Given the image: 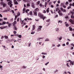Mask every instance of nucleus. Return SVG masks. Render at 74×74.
I'll return each instance as SVG.
<instances>
[{
	"label": "nucleus",
	"mask_w": 74,
	"mask_h": 74,
	"mask_svg": "<svg viewBox=\"0 0 74 74\" xmlns=\"http://www.w3.org/2000/svg\"><path fill=\"white\" fill-rule=\"evenodd\" d=\"M62 5H63V7H64V8H66V5H64L63 3H62Z\"/></svg>",
	"instance_id": "25"
},
{
	"label": "nucleus",
	"mask_w": 74,
	"mask_h": 74,
	"mask_svg": "<svg viewBox=\"0 0 74 74\" xmlns=\"http://www.w3.org/2000/svg\"><path fill=\"white\" fill-rule=\"evenodd\" d=\"M4 20H7V18H5V17H4Z\"/></svg>",
	"instance_id": "49"
},
{
	"label": "nucleus",
	"mask_w": 74,
	"mask_h": 74,
	"mask_svg": "<svg viewBox=\"0 0 74 74\" xmlns=\"http://www.w3.org/2000/svg\"><path fill=\"white\" fill-rule=\"evenodd\" d=\"M56 32H58L59 31V29H58V28H56Z\"/></svg>",
	"instance_id": "37"
},
{
	"label": "nucleus",
	"mask_w": 74,
	"mask_h": 74,
	"mask_svg": "<svg viewBox=\"0 0 74 74\" xmlns=\"http://www.w3.org/2000/svg\"><path fill=\"white\" fill-rule=\"evenodd\" d=\"M65 24L66 25V27H69V24H68L67 23V22H65Z\"/></svg>",
	"instance_id": "12"
},
{
	"label": "nucleus",
	"mask_w": 74,
	"mask_h": 74,
	"mask_svg": "<svg viewBox=\"0 0 74 74\" xmlns=\"http://www.w3.org/2000/svg\"><path fill=\"white\" fill-rule=\"evenodd\" d=\"M62 37L59 38V40H62Z\"/></svg>",
	"instance_id": "55"
},
{
	"label": "nucleus",
	"mask_w": 74,
	"mask_h": 74,
	"mask_svg": "<svg viewBox=\"0 0 74 74\" xmlns=\"http://www.w3.org/2000/svg\"><path fill=\"white\" fill-rule=\"evenodd\" d=\"M39 5L40 7H42V3H40Z\"/></svg>",
	"instance_id": "53"
},
{
	"label": "nucleus",
	"mask_w": 74,
	"mask_h": 74,
	"mask_svg": "<svg viewBox=\"0 0 74 74\" xmlns=\"http://www.w3.org/2000/svg\"><path fill=\"white\" fill-rule=\"evenodd\" d=\"M70 63L71 64H72V65H74V63H73V61L71 62Z\"/></svg>",
	"instance_id": "41"
},
{
	"label": "nucleus",
	"mask_w": 74,
	"mask_h": 74,
	"mask_svg": "<svg viewBox=\"0 0 74 74\" xmlns=\"http://www.w3.org/2000/svg\"><path fill=\"white\" fill-rule=\"evenodd\" d=\"M13 23H14V24H16V21H14V22Z\"/></svg>",
	"instance_id": "48"
},
{
	"label": "nucleus",
	"mask_w": 74,
	"mask_h": 74,
	"mask_svg": "<svg viewBox=\"0 0 74 74\" xmlns=\"http://www.w3.org/2000/svg\"><path fill=\"white\" fill-rule=\"evenodd\" d=\"M42 55H47V54L46 53H42Z\"/></svg>",
	"instance_id": "35"
},
{
	"label": "nucleus",
	"mask_w": 74,
	"mask_h": 74,
	"mask_svg": "<svg viewBox=\"0 0 74 74\" xmlns=\"http://www.w3.org/2000/svg\"><path fill=\"white\" fill-rule=\"evenodd\" d=\"M70 22L71 23V24H72L73 25L74 24V22H73V20L71 19L69 20Z\"/></svg>",
	"instance_id": "9"
},
{
	"label": "nucleus",
	"mask_w": 74,
	"mask_h": 74,
	"mask_svg": "<svg viewBox=\"0 0 74 74\" xmlns=\"http://www.w3.org/2000/svg\"><path fill=\"white\" fill-rule=\"evenodd\" d=\"M38 15L39 16V17L40 18L43 19V21H44V19H45V18H46V17L44 16H43L41 13H39L38 14Z\"/></svg>",
	"instance_id": "1"
},
{
	"label": "nucleus",
	"mask_w": 74,
	"mask_h": 74,
	"mask_svg": "<svg viewBox=\"0 0 74 74\" xmlns=\"http://www.w3.org/2000/svg\"><path fill=\"white\" fill-rule=\"evenodd\" d=\"M21 15V14H20V13L19 12H18L17 13V16H20Z\"/></svg>",
	"instance_id": "33"
},
{
	"label": "nucleus",
	"mask_w": 74,
	"mask_h": 74,
	"mask_svg": "<svg viewBox=\"0 0 74 74\" xmlns=\"http://www.w3.org/2000/svg\"><path fill=\"white\" fill-rule=\"evenodd\" d=\"M0 4L1 5H3V7H5L6 6V4L5 3H4V2H3V1H2L1 2Z\"/></svg>",
	"instance_id": "5"
},
{
	"label": "nucleus",
	"mask_w": 74,
	"mask_h": 74,
	"mask_svg": "<svg viewBox=\"0 0 74 74\" xmlns=\"http://www.w3.org/2000/svg\"><path fill=\"white\" fill-rule=\"evenodd\" d=\"M14 0V3L15 4H18V3L16 1V0Z\"/></svg>",
	"instance_id": "10"
},
{
	"label": "nucleus",
	"mask_w": 74,
	"mask_h": 74,
	"mask_svg": "<svg viewBox=\"0 0 74 74\" xmlns=\"http://www.w3.org/2000/svg\"><path fill=\"white\" fill-rule=\"evenodd\" d=\"M58 10H59V8H56V11H58Z\"/></svg>",
	"instance_id": "44"
},
{
	"label": "nucleus",
	"mask_w": 74,
	"mask_h": 74,
	"mask_svg": "<svg viewBox=\"0 0 74 74\" xmlns=\"http://www.w3.org/2000/svg\"><path fill=\"white\" fill-rule=\"evenodd\" d=\"M7 12V10H4L3 11V12Z\"/></svg>",
	"instance_id": "51"
},
{
	"label": "nucleus",
	"mask_w": 74,
	"mask_h": 74,
	"mask_svg": "<svg viewBox=\"0 0 74 74\" xmlns=\"http://www.w3.org/2000/svg\"><path fill=\"white\" fill-rule=\"evenodd\" d=\"M2 47H4V49H5V50H6V49H5V46L2 45Z\"/></svg>",
	"instance_id": "39"
},
{
	"label": "nucleus",
	"mask_w": 74,
	"mask_h": 74,
	"mask_svg": "<svg viewBox=\"0 0 74 74\" xmlns=\"http://www.w3.org/2000/svg\"><path fill=\"white\" fill-rule=\"evenodd\" d=\"M49 8H48L46 10V12H47V13H48L49 12Z\"/></svg>",
	"instance_id": "15"
},
{
	"label": "nucleus",
	"mask_w": 74,
	"mask_h": 74,
	"mask_svg": "<svg viewBox=\"0 0 74 74\" xmlns=\"http://www.w3.org/2000/svg\"><path fill=\"white\" fill-rule=\"evenodd\" d=\"M18 37L19 38H21V37H22V36H21V35H18Z\"/></svg>",
	"instance_id": "54"
},
{
	"label": "nucleus",
	"mask_w": 74,
	"mask_h": 74,
	"mask_svg": "<svg viewBox=\"0 0 74 74\" xmlns=\"http://www.w3.org/2000/svg\"><path fill=\"white\" fill-rule=\"evenodd\" d=\"M64 12H66V9H63V11H62Z\"/></svg>",
	"instance_id": "32"
},
{
	"label": "nucleus",
	"mask_w": 74,
	"mask_h": 74,
	"mask_svg": "<svg viewBox=\"0 0 74 74\" xmlns=\"http://www.w3.org/2000/svg\"><path fill=\"white\" fill-rule=\"evenodd\" d=\"M33 12L35 16H37V12H36V11H34Z\"/></svg>",
	"instance_id": "8"
},
{
	"label": "nucleus",
	"mask_w": 74,
	"mask_h": 74,
	"mask_svg": "<svg viewBox=\"0 0 74 74\" xmlns=\"http://www.w3.org/2000/svg\"><path fill=\"white\" fill-rule=\"evenodd\" d=\"M35 29V25H33L32 30H34Z\"/></svg>",
	"instance_id": "16"
},
{
	"label": "nucleus",
	"mask_w": 74,
	"mask_h": 74,
	"mask_svg": "<svg viewBox=\"0 0 74 74\" xmlns=\"http://www.w3.org/2000/svg\"><path fill=\"white\" fill-rule=\"evenodd\" d=\"M48 63H49V62H48L46 63L45 64V65L46 66H47V64H48Z\"/></svg>",
	"instance_id": "52"
},
{
	"label": "nucleus",
	"mask_w": 74,
	"mask_h": 74,
	"mask_svg": "<svg viewBox=\"0 0 74 74\" xmlns=\"http://www.w3.org/2000/svg\"><path fill=\"white\" fill-rule=\"evenodd\" d=\"M40 39H42V38H38L37 40H39L40 41Z\"/></svg>",
	"instance_id": "38"
},
{
	"label": "nucleus",
	"mask_w": 74,
	"mask_h": 74,
	"mask_svg": "<svg viewBox=\"0 0 74 74\" xmlns=\"http://www.w3.org/2000/svg\"><path fill=\"white\" fill-rule=\"evenodd\" d=\"M35 11H36V12H37V11H39V9L38 8H36L35 10Z\"/></svg>",
	"instance_id": "19"
},
{
	"label": "nucleus",
	"mask_w": 74,
	"mask_h": 74,
	"mask_svg": "<svg viewBox=\"0 0 74 74\" xmlns=\"http://www.w3.org/2000/svg\"><path fill=\"white\" fill-rule=\"evenodd\" d=\"M6 24H8V26L9 27H11V24L10 23H9V22L8 21L6 23Z\"/></svg>",
	"instance_id": "7"
},
{
	"label": "nucleus",
	"mask_w": 74,
	"mask_h": 74,
	"mask_svg": "<svg viewBox=\"0 0 74 74\" xmlns=\"http://www.w3.org/2000/svg\"><path fill=\"white\" fill-rule=\"evenodd\" d=\"M50 21L51 20H50V19H49L47 20L46 21V22H50Z\"/></svg>",
	"instance_id": "24"
},
{
	"label": "nucleus",
	"mask_w": 74,
	"mask_h": 74,
	"mask_svg": "<svg viewBox=\"0 0 74 74\" xmlns=\"http://www.w3.org/2000/svg\"><path fill=\"white\" fill-rule=\"evenodd\" d=\"M59 4H57L56 5V7H59Z\"/></svg>",
	"instance_id": "62"
},
{
	"label": "nucleus",
	"mask_w": 74,
	"mask_h": 74,
	"mask_svg": "<svg viewBox=\"0 0 74 74\" xmlns=\"http://www.w3.org/2000/svg\"><path fill=\"white\" fill-rule=\"evenodd\" d=\"M32 7L33 8H35V5L34 3H32Z\"/></svg>",
	"instance_id": "11"
},
{
	"label": "nucleus",
	"mask_w": 74,
	"mask_h": 74,
	"mask_svg": "<svg viewBox=\"0 0 74 74\" xmlns=\"http://www.w3.org/2000/svg\"><path fill=\"white\" fill-rule=\"evenodd\" d=\"M7 1L8 2V4L10 5V7H12V1L11 0H7Z\"/></svg>",
	"instance_id": "2"
},
{
	"label": "nucleus",
	"mask_w": 74,
	"mask_h": 74,
	"mask_svg": "<svg viewBox=\"0 0 74 74\" xmlns=\"http://www.w3.org/2000/svg\"><path fill=\"white\" fill-rule=\"evenodd\" d=\"M0 17H1V18H2L3 17V16L1 14H0Z\"/></svg>",
	"instance_id": "59"
},
{
	"label": "nucleus",
	"mask_w": 74,
	"mask_h": 74,
	"mask_svg": "<svg viewBox=\"0 0 74 74\" xmlns=\"http://www.w3.org/2000/svg\"><path fill=\"white\" fill-rule=\"evenodd\" d=\"M58 13L59 14L60 16H62V15H63V14L62 12L60 11V10H59V11H58Z\"/></svg>",
	"instance_id": "4"
},
{
	"label": "nucleus",
	"mask_w": 74,
	"mask_h": 74,
	"mask_svg": "<svg viewBox=\"0 0 74 74\" xmlns=\"http://www.w3.org/2000/svg\"><path fill=\"white\" fill-rule=\"evenodd\" d=\"M7 27V26L6 27H0V29H5V27Z\"/></svg>",
	"instance_id": "20"
},
{
	"label": "nucleus",
	"mask_w": 74,
	"mask_h": 74,
	"mask_svg": "<svg viewBox=\"0 0 74 74\" xmlns=\"http://www.w3.org/2000/svg\"><path fill=\"white\" fill-rule=\"evenodd\" d=\"M69 29L70 31H73V28L71 27H69Z\"/></svg>",
	"instance_id": "14"
},
{
	"label": "nucleus",
	"mask_w": 74,
	"mask_h": 74,
	"mask_svg": "<svg viewBox=\"0 0 74 74\" xmlns=\"http://www.w3.org/2000/svg\"><path fill=\"white\" fill-rule=\"evenodd\" d=\"M31 45V43H29V44H28L29 47Z\"/></svg>",
	"instance_id": "60"
},
{
	"label": "nucleus",
	"mask_w": 74,
	"mask_h": 74,
	"mask_svg": "<svg viewBox=\"0 0 74 74\" xmlns=\"http://www.w3.org/2000/svg\"><path fill=\"white\" fill-rule=\"evenodd\" d=\"M49 41V39L48 38L46 39L45 40V41Z\"/></svg>",
	"instance_id": "23"
},
{
	"label": "nucleus",
	"mask_w": 74,
	"mask_h": 74,
	"mask_svg": "<svg viewBox=\"0 0 74 74\" xmlns=\"http://www.w3.org/2000/svg\"><path fill=\"white\" fill-rule=\"evenodd\" d=\"M25 10H26V9L25 8H23V13H24V12H25Z\"/></svg>",
	"instance_id": "21"
},
{
	"label": "nucleus",
	"mask_w": 74,
	"mask_h": 74,
	"mask_svg": "<svg viewBox=\"0 0 74 74\" xmlns=\"http://www.w3.org/2000/svg\"><path fill=\"white\" fill-rule=\"evenodd\" d=\"M7 24V23L5 22V21H4L2 23V24H1V25H5V24Z\"/></svg>",
	"instance_id": "22"
},
{
	"label": "nucleus",
	"mask_w": 74,
	"mask_h": 74,
	"mask_svg": "<svg viewBox=\"0 0 74 74\" xmlns=\"http://www.w3.org/2000/svg\"><path fill=\"white\" fill-rule=\"evenodd\" d=\"M65 18L66 19H68V18H69V16H66L65 17Z\"/></svg>",
	"instance_id": "43"
},
{
	"label": "nucleus",
	"mask_w": 74,
	"mask_h": 74,
	"mask_svg": "<svg viewBox=\"0 0 74 74\" xmlns=\"http://www.w3.org/2000/svg\"><path fill=\"white\" fill-rule=\"evenodd\" d=\"M62 23V21H59L58 22V23H60L61 24Z\"/></svg>",
	"instance_id": "36"
},
{
	"label": "nucleus",
	"mask_w": 74,
	"mask_h": 74,
	"mask_svg": "<svg viewBox=\"0 0 74 74\" xmlns=\"http://www.w3.org/2000/svg\"><path fill=\"white\" fill-rule=\"evenodd\" d=\"M68 4H69V2H68V1L66 2L65 3V5H67Z\"/></svg>",
	"instance_id": "42"
},
{
	"label": "nucleus",
	"mask_w": 74,
	"mask_h": 74,
	"mask_svg": "<svg viewBox=\"0 0 74 74\" xmlns=\"http://www.w3.org/2000/svg\"><path fill=\"white\" fill-rule=\"evenodd\" d=\"M34 33H35V32H32L31 33V34H34Z\"/></svg>",
	"instance_id": "31"
},
{
	"label": "nucleus",
	"mask_w": 74,
	"mask_h": 74,
	"mask_svg": "<svg viewBox=\"0 0 74 74\" xmlns=\"http://www.w3.org/2000/svg\"><path fill=\"white\" fill-rule=\"evenodd\" d=\"M68 64H69V63H67V64H66V65H67V67H70V66H69V65H68Z\"/></svg>",
	"instance_id": "58"
},
{
	"label": "nucleus",
	"mask_w": 74,
	"mask_h": 74,
	"mask_svg": "<svg viewBox=\"0 0 74 74\" xmlns=\"http://www.w3.org/2000/svg\"><path fill=\"white\" fill-rule=\"evenodd\" d=\"M45 58V56H43V57H42V58L43 59H44V58Z\"/></svg>",
	"instance_id": "61"
},
{
	"label": "nucleus",
	"mask_w": 74,
	"mask_h": 74,
	"mask_svg": "<svg viewBox=\"0 0 74 74\" xmlns=\"http://www.w3.org/2000/svg\"><path fill=\"white\" fill-rule=\"evenodd\" d=\"M27 19H28V21H30V20L31 21H32V19L30 18H27Z\"/></svg>",
	"instance_id": "46"
},
{
	"label": "nucleus",
	"mask_w": 74,
	"mask_h": 74,
	"mask_svg": "<svg viewBox=\"0 0 74 74\" xmlns=\"http://www.w3.org/2000/svg\"><path fill=\"white\" fill-rule=\"evenodd\" d=\"M27 7H30V4H29V3H27Z\"/></svg>",
	"instance_id": "34"
},
{
	"label": "nucleus",
	"mask_w": 74,
	"mask_h": 74,
	"mask_svg": "<svg viewBox=\"0 0 74 74\" xmlns=\"http://www.w3.org/2000/svg\"><path fill=\"white\" fill-rule=\"evenodd\" d=\"M13 33H14V34H16V31H14L13 32Z\"/></svg>",
	"instance_id": "29"
},
{
	"label": "nucleus",
	"mask_w": 74,
	"mask_h": 74,
	"mask_svg": "<svg viewBox=\"0 0 74 74\" xmlns=\"http://www.w3.org/2000/svg\"><path fill=\"white\" fill-rule=\"evenodd\" d=\"M30 11V10H29V9H27L25 10V12H26V13H27V12L28 11Z\"/></svg>",
	"instance_id": "26"
},
{
	"label": "nucleus",
	"mask_w": 74,
	"mask_h": 74,
	"mask_svg": "<svg viewBox=\"0 0 74 74\" xmlns=\"http://www.w3.org/2000/svg\"><path fill=\"white\" fill-rule=\"evenodd\" d=\"M70 8H71V6H69L67 8L68 10H69V9H70Z\"/></svg>",
	"instance_id": "45"
},
{
	"label": "nucleus",
	"mask_w": 74,
	"mask_h": 74,
	"mask_svg": "<svg viewBox=\"0 0 74 74\" xmlns=\"http://www.w3.org/2000/svg\"><path fill=\"white\" fill-rule=\"evenodd\" d=\"M11 40H9V39L8 40H7L6 41V43H9V42H11Z\"/></svg>",
	"instance_id": "13"
},
{
	"label": "nucleus",
	"mask_w": 74,
	"mask_h": 74,
	"mask_svg": "<svg viewBox=\"0 0 74 74\" xmlns=\"http://www.w3.org/2000/svg\"><path fill=\"white\" fill-rule=\"evenodd\" d=\"M60 10L61 11H63V9H62V8H60Z\"/></svg>",
	"instance_id": "50"
},
{
	"label": "nucleus",
	"mask_w": 74,
	"mask_h": 74,
	"mask_svg": "<svg viewBox=\"0 0 74 74\" xmlns=\"http://www.w3.org/2000/svg\"><path fill=\"white\" fill-rule=\"evenodd\" d=\"M32 11H30L29 12V14L30 15H32Z\"/></svg>",
	"instance_id": "30"
},
{
	"label": "nucleus",
	"mask_w": 74,
	"mask_h": 74,
	"mask_svg": "<svg viewBox=\"0 0 74 74\" xmlns=\"http://www.w3.org/2000/svg\"><path fill=\"white\" fill-rule=\"evenodd\" d=\"M11 42H12V41H14V39H12L11 40Z\"/></svg>",
	"instance_id": "57"
},
{
	"label": "nucleus",
	"mask_w": 74,
	"mask_h": 74,
	"mask_svg": "<svg viewBox=\"0 0 74 74\" xmlns=\"http://www.w3.org/2000/svg\"><path fill=\"white\" fill-rule=\"evenodd\" d=\"M43 13H46V11L45 10H43Z\"/></svg>",
	"instance_id": "47"
},
{
	"label": "nucleus",
	"mask_w": 74,
	"mask_h": 74,
	"mask_svg": "<svg viewBox=\"0 0 74 74\" xmlns=\"http://www.w3.org/2000/svg\"><path fill=\"white\" fill-rule=\"evenodd\" d=\"M72 6L74 7V3H73L72 4Z\"/></svg>",
	"instance_id": "64"
},
{
	"label": "nucleus",
	"mask_w": 74,
	"mask_h": 74,
	"mask_svg": "<svg viewBox=\"0 0 74 74\" xmlns=\"http://www.w3.org/2000/svg\"><path fill=\"white\" fill-rule=\"evenodd\" d=\"M42 27V26H39V27L38 28V30L39 31H41V28Z\"/></svg>",
	"instance_id": "6"
},
{
	"label": "nucleus",
	"mask_w": 74,
	"mask_h": 74,
	"mask_svg": "<svg viewBox=\"0 0 74 74\" xmlns=\"http://www.w3.org/2000/svg\"><path fill=\"white\" fill-rule=\"evenodd\" d=\"M71 18H74V16L73 15H71Z\"/></svg>",
	"instance_id": "27"
},
{
	"label": "nucleus",
	"mask_w": 74,
	"mask_h": 74,
	"mask_svg": "<svg viewBox=\"0 0 74 74\" xmlns=\"http://www.w3.org/2000/svg\"><path fill=\"white\" fill-rule=\"evenodd\" d=\"M69 2H71L72 1V0H69Z\"/></svg>",
	"instance_id": "63"
},
{
	"label": "nucleus",
	"mask_w": 74,
	"mask_h": 74,
	"mask_svg": "<svg viewBox=\"0 0 74 74\" xmlns=\"http://www.w3.org/2000/svg\"><path fill=\"white\" fill-rule=\"evenodd\" d=\"M74 12L72 11H71L68 14V15H70V14H71V15H74Z\"/></svg>",
	"instance_id": "3"
},
{
	"label": "nucleus",
	"mask_w": 74,
	"mask_h": 74,
	"mask_svg": "<svg viewBox=\"0 0 74 74\" xmlns=\"http://www.w3.org/2000/svg\"><path fill=\"white\" fill-rule=\"evenodd\" d=\"M27 67L25 66H23V67H22V69H26V68H27Z\"/></svg>",
	"instance_id": "28"
},
{
	"label": "nucleus",
	"mask_w": 74,
	"mask_h": 74,
	"mask_svg": "<svg viewBox=\"0 0 74 74\" xmlns=\"http://www.w3.org/2000/svg\"><path fill=\"white\" fill-rule=\"evenodd\" d=\"M40 1H38L37 3V4L39 5L40 4Z\"/></svg>",
	"instance_id": "40"
},
{
	"label": "nucleus",
	"mask_w": 74,
	"mask_h": 74,
	"mask_svg": "<svg viewBox=\"0 0 74 74\" xmlns=\"http://www.w3.org/2000/svg\"><path fill=\"white\" fill-rule=\"evenodd\" d=\"M14 30H18V28H17L16 26L14 27Z\"/></svg>",
	"instance_id": "17"
},
{
	"label": "nucleus",
	"mask_w": 74,
	"mask_h": 74,
	"mask_svg": "<svg viewBox=\"0 0 74 74\" xmlns=\"http://www.w3.org/2000/svg\"><path fill=\"white\" fill-rule=\"evenodd\" d=\"M4 37L5 39H8V37L6 35L4 36Z\"/></svg>",
	"instance_id": "18"
},
{
	"label": "nucleus",
	"mask_w": 74,
	"mask_h": 74,
	"mask_svg": "<svg viewBox=\"0 0 74 74\" xmlns=\"http://www.w3.org/2000/svg\"><path fill=\"white\" fill-rule=\"evenodd\" d=\"M19 18H18L17 20V22H19Z\"/></svg>",
	"instance_id": "56"
}]
</instances>
